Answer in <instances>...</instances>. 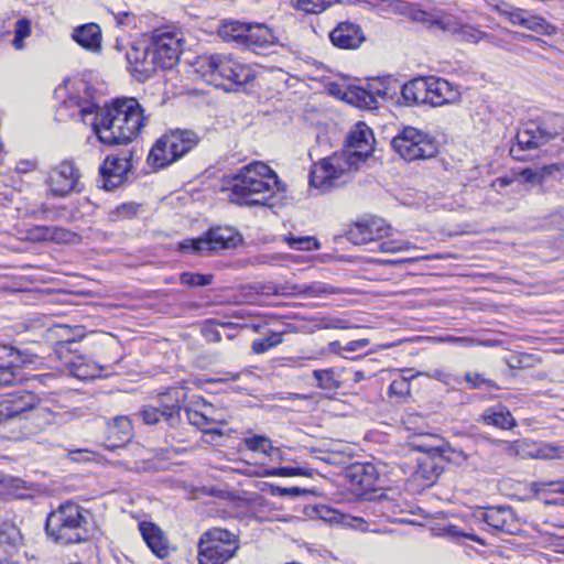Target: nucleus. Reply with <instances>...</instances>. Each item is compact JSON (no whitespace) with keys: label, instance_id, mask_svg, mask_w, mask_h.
Instances as JSON below:
<instances>
[{"label":"nucleus","instance_id":"obj_1","mask_svg":"<svg viewBox=\"0 0 564 564\" xmlns=\"http://www.w3.org/2000/svg\"><path fill=\"white\" fill-rule=\"evenodd\" d=\"M84 97L70 96L69 108L76 107L85 124L91 126L98 140L106 145L127 144L134 140L144 127L147 118L135 98H121L99 109L93 101V90L80 83Z\"/></svg>","mask_w":564,"mask_h":564},{"label":"nucleus","instance_id":"obj_2","mask_svg":"<svg viewBox=\"0 0 564 564\" xmlns=\"http://www.w3.org/2000/svg\"><path fill=\"white\" fill-rule=\"evenodd\" d=\"M229 200L240 206L273 207V199L285 192V185L265 163L253 162L227 177Z\"/></svg>","mask_w":564,"mask_h":564},{"label":"nucleus","instance_id":"obj_3","mask_svg":"<svg viewBox=\"0 0 564 564\" xmlns=\"http://www.w3.org/2000/svg\"><path fill=\"white\" fill-rule=\"evenodd\" d=\"M41 399L33 392L21 390L9 393L0 400V437L20 440L24 433L18 427L33 411L43 417L46 424L55 421V413L48 408H40Z\"/></svg>","mask_w":564,"mask_h":564},{"label":"nucleus","instance_id":"obj_4","mask_svg":"<svg viewBox=\"0 0 564 564\" xmlns=\"http://www.w3.org/2000/svg\"><path fill=\"white\" fill-rule=\"evenodd\" d=\"M87 517L86 509L66 501L47 516L45 532L52 541L62 545L80 543L87 539Z\"/></svg>","mask_w":564,"mask_h":564},{"label":"nucleus","instance_id":"obj_5","mask_svg":"<svg viewBox=\"0 0 564 564\" xmlns=\"http://www.w3.org/2000/svg\"><path fill=\"white\" fill-rule=\"evenodd\" d=\"M360 156L341 150L315 163L310 172V184L323 192L350 182L359 171Z\"/></svg>","mask_w":564,"mask_h":564},{"label":"nucleus","instance_id":"obj_6","mask_svg":"<svg viewBox=\"0 0 564 564\" xmlns=\"http://www.w3.org/2000/svg\"><path fill=\"white\" fill-rule=\"evenodd\" d=\"M408 14L413 21L425 24L430 29L451 33L457 41L478 43L481 40H487L496 44L492 36L473 25L463 24L455 15L444 12L442 9L411 6Z\"/></svg>","mask_w":564,"mask_h":564},{"label":"nucleus","instance_id":"obj_7","mask_svg":"<svg viewBox=\"0 0 564 564\" xmlns=\"http://www.w3.org/2000/svg\"><path fill=\"white\" fill-rule=\"evenodd\" d=\"M556 138L564 141V117L552 116L540 123L530 122L518 131L517 142L511 147L510 154L513 159L523 161V151L538 149Z\"/></svg>","mask_w":564,"mask_h":564},{"label":"nucleus","instance_id":"obj_8","mask_svg":"<svg viewBox=\"0 0 564 564\" xmlns=\"http://www.w3.org/2000/svg\"><path fill=\"white\" fill-rule=\"evenodd\" d=\"M393 151L404 161L429 160L437 152V143L430 133L421 129L403 127L391 140Z\"/></svg>","mask_w":564,"mask_h":564},{"label":"nucleus","instance_id":"obj_9","mask_svg":"<svg viewBox=\"0 0 564 564\" xmlns=\"http://www.w3.org/2000/svg\"><path fill=\"white\" fill-rule=\"evenodd\" d=\"M238 550V538L228 530L214 528L199 539V564H224Z\"/></svg>","mask_w":564,"mask_h":564},{"label":"nucleus","instance_id":"obj_10","mask_svg":"<svg viewBox=\"0 0 564 564\" xmlns=\"http://www.w3.org/2000/svg\"><path fill=\"white\" fill-rule=\"evenodd\" d=\"M76 343L75 338L65 339L57 343L55 347V356L64 366V369L78 380H91L101 376L102 367L96 361L90 360L87 356L77 354L73 349Z\"/></svg>","mask_w":564,"mask_h":564},{"label":"nucleus","instance_id":"obj_11","mask_svg":"<svg viewBox=\"0 0 564 564\" xmlns=\"http://www.w3.org/2000/svg\"><path fill=\"white\" fill-rule=\"evenodd\" d=\"M391 84L389 78H372L365 86H351L343 96L347 102L362 109H377L378 99L391 97Z\"/></svg>","mask_w":564,"mask_h":564},{"label":"nucleus","instance_id":"obj_12","mask_svg":"<svg viewBox=\"0 0 564 564\" xmlns=\"http://www.w3.org/2000/svg\"><path fill=\"white\" fill-rule=\"evenodd\" d=\"M150 46L156 69H170L177 64L182 52L181 37L177 33L155 30Z\"/></svg>","mask_w":564,"mask_h":564},{"label":"nucleus","instance_id":"obj_13","mask_svg":"<svg viewBox=\"0 0 564 564\" xmlns=\"http://www.w3.org/2000/svg\"><path fill=\"white\" fill-rule=\"evenodd\" d=\"M48 194L53 197H66L73 192H80V172L73 161L65 160L53 167L46 178Z\"/></svg>","mask_w":564,"mask_h":564},{"label":"nucleus","instance_id":"obj_14","mask_svg":"<svg viewBox=\"0 0 564 564\" xmlns=\"http://www.w3.org/2000/svg\"><path fill=\"white\" fill-rule=\"evenodd\" d=\"M207 66L210 74L218 75L237 86H242L254 78L253 69L231 55H212L207 58Z\"/></svg>","mask_w":564,"mask_h":564},{"label":"nucleus","instance_id":"obj_15","mask_svg":"<svg viewBox=\"0 0 564 564\" xmlns=\"http://www.w3.org/2000/svg\"><path fill=\"white\" fill-rule=\"evenodd\" d=\"M234 245V235L229 228H212L203 236L196 239H185L177 243V250L181 252H192L202 254L223 249H228Z\"/></svg>","mask_w":564,"mask_h":564},{"label":"nucleus","instance_id":"obj_16","mask_svg":"<svg viewBox=\"0 0 564 564\" xmlns=\"http://www.w3.org/2000/svg\"><path fill=\"white\" fill-rule=\"evenodd\" d=\"M476 518L494 531L507 534H516L521 531L520 520L509 506L485 508L476 514Z\"/></svg>","mask_w":564,"mask_h":564},{"label":"nucleus","instance_id":"obj_17","mask_svg":"<svg viewBox=\"0 0 564 564\" xmlns=\"http://www.w3.org/2000/svg\"><path fill=\"white\" fill-rule=\"evenodd\" d=\"M126 57L131 75L140 82L151 77L156 72L150 43H132L126 53Z\"/></svg>","mask_w":564,"mask_h":564},{"label":"nucleus","instance_id":"obj_18","mask_svg":"<svg viewBox=\"0 0 564 564\" xmlns=\"http://www.w3.org/2000/svg\"><path fill=\"white\" fill-rule=\"evenodd\" d=\"M390 230L391 227L383 219L371 218L352 225L347 232V238L354 245H367L388 237Z\"/></svg>","mask_w":564,"mask_h":564},{"label":"nucleus","instance_id":"obj_19","mask_svg":"<svg viewBox=\"0 0 564 564\" xmlns=\"http://www.w3.org/2000/svg\"><path fill=\"white\" fill-rule=\"evenodd\" d=\"M131 166L128 156H107L100 166L101 187L107 191L119 187L123 183L124 176L130 171Z\"/></svg>","mask_w":564,"mask_h":564},{"label":"nucleus","instance_id":"obj_20","mask_svg":"<svg viewBox=\"0 0 564 564\" xmlns=\"http://www.w3.org/2000/svg\"><path fill=\"white\" fill-rule=\"evenodd\" d=\"M373 143L372 130L366 123L358 122L349 131L344 150L360 156V162L365 163L373 151Z\"/></svg>","mask_w":564,"mask_h":564},{"label":"nucleus","instance_id":"obj_21","mask_svg":"<svg viewBox=\"0 0 564 564\" xmlns=\"http://www.w3.org/2000/svg\"><path fill=\"white\" fill-rule=\"evenodd\" d=\"M186 399V392L182 388H171L159 394L158 404L162 410V417L172 427L181 422L182 403Z\"/></svg>","mask_w":564,"mask_h":564},{"label":"nucleus","instance_id":"obj_22","mask_svg":"<svg viewBox=\"0 0 564 564\" xmlns=\"http://www.w3.org/2000/svg\"><path fill=\"white\" fill-rule=\"evenodd\" d=\"M330 42L341 50H356L365 41L361 28L352 22L346 21L337 24L329 33Z\"/></svg>","mask_w":564,"mask_h":564},{"label":"nucleus","instance_id":"obj_23","mask_svg":"<svg viewBox=\"0 0 564 564\" xmlns=\"http://www.w3.org/2000/svg\"><path fill=\"white\" fill-rule=\"evenodd\" d=\"M426 105L437 107L454 102L459 97V91L446 79L426 77Z\"/></svg>","mask_w":564,"mask_h":564},{"label":"nucleus","instance_id":"obj_24","mask_svg":"<svg viewBox=\"0 0 564 564\" xmlns=\"http://www.w3.org/2000/svg\"><path fill=\"white\" fill-rule=\"evenodd\" d=\"M278 43V36L269 26L259 23H248V31L246 32L241 46L254 51L257 48L272 46Z\"/></svg>","mask_w":564,"mask_h":564},{"label":"nucleus","instance_id":"obj_25","mask_svg":"<svg viewBox=\"0 0 564 564\" xmlns=\"http://www.w3.org/2000/svg\"><path fill=\"white\" fill-rule=\"evenodd\" d=\"M72 37L78 45L91 53L101 51L102 34L100 26L96 23L75 28Z\"/></svg>","mask_w":564,"mask_h":564},{"label":"nucleus","instance_id":"obj_26","mask_svg":"<svg viewBox=\"0 0 564 564\" xmlns=\"http://www.w3.org/2000/svg\"><path fill=\"white\" fill-rule=\"evenodd\" d=\"M188 423L204 433L223 434V427L227 424L224 416H208L207 412L186 408L184 410Z\"/></svg>","mask_w":564,"mask_h":564},{"label":"nucleus","instance_id":"obj_27","mask_svg":"<svg viewBox=\"0 0 564 564\" xmlns=\"http://www.w3.org/2000/svg\"><path fill=\"white\" fill-rule=\"evenodd\" d=\"M165 137L166 142L164 144H167L170 149L175 152L177 160L183 158L199 143V137L193 130L176 129L166 133Z\"/></svg>","mask_w":564,"mask_h":564},{"label":"nucleus","instance_id":"obj_28","mask_svg":"<svg viewBox=\"0 0 564 564\" xmlns=\"http://www.w3.org/2000/svg\"><path fill=\"white\" fill-rule=\"evenodd\" d=\"M139 530L143 540L150 550L160 558H164L169 554L167 541L162 530L151 522H142Z\"/></svg>","mask_w":564,"mask_h":564},{"label":"nucleus","instance_id":"obj_29","mask_svg":"<svg viewBox=\"0 0 564 564\" xmlns=\"http://www.w3.org/2000/svg\"><path fill=\"white\" fill-rule=\"evenodd\" d=\"M431 438H432L431 435H427V434L421 435V436H419L417 440H413L410 443V445L419 452H424V453H429V454H435V453L442 452L446 455V458L448 459V462L457 464V465H462L465 462H467L468 455L463 449L452 448V447H448L447 449H441V447L435 446L429 442Z\"/></svg>","mask_w":564,"mask_h":564},{"label":"nucleus","instance_id":"obj_30","mask_svg":"<svg viewBox=\"0 0 564 564\" xmlns=\"http://www.w3.org/2000/svg\"><path fill=\"white\" fill-rule=\"evenodd\" d=\"M378 473L372 464H355L347 470V478L360 490L375 489Z\"/></svg>","mask_w":564,"mask_h":564},{"label":"nucleus","instance_id":"obj_31","mask_svg":"<svg viewBox=\"0 0 564 564\" xmlns=\"http://www.w3.org/2000/svg\"><path fill=\"white\" fill-rule=\"evenodd\" d=\"M481 421L486 425L495 426L500 430H511L517 426V421L511 412L502 404L487 408L481 414Z\"/></svg>","mask_w":564,"mask_h":564},{"label":"nucleus","instance_id":"obj_32","mask_svg":"<svg viewBox=\"0 0 564 564\" xmlns=\"http://www.w3.org/2000/svg\"><path fill=\"white\" fill-rule=\"evenodd\" d=\"M165 142L166 137L164 134L152 147L148 156L151 166L163 169L177 161L175 152L167 144H164Z\"/></svg>","mask_w":564,"mask_h":564},{"label":"nucleus","instance_id":"obj_33","mask_svg":"<svg viewBox=\"0 0 564 564\" xmlns=\"http://www.w3.org/2000/svg\"><path fill=\"white\" fill-rule=\"evenodd\" d=\"M13 358L7 365H0V388L9 387L18 381L14 362L19 359V351L7 345H0V359Z\"/></svg>","mask_w":564,"mask_h":564},{"label":"nucleus","instance_id":"obj_34","mask_svg":"<svg viewBox=\"0 0 564 564\" xmlns=\"http://www.w3.org/2000/svg\"><path fill=\"white\" fill-rule=\"evenodd\" d=\"M426 77H417L402 86L401 95L406 105H426Z\"/></svg>","mask_w":564,"mask_h":564},{"label":"nucleus","instance_id":"obj_35","mask_svg":"<svg viewBox=\"0 0 564 564\" xmlns=\"http://www.w3.org/2000/svg\"><path fill=\"white\" fill-rule=\"evenodd\" d=\"M132 437V425L128 417L118 416L109 425V440L111 447H120Z\"/></svg>","mask_w":564,"mask_h":564},{"label":"nucleus","instance_id":"obj_36","mask_svg":"<svg viewBox=\"0 0 564 564\" xmlns=\"http://www.w3.org/2000/svg\"><path fill=\"white\" fill-rule=\"evenodd\" d=\"M564 164L553 163L536 169H523L520 171L519 176L529 184L542 185L546 178L553 175L555 172H562Z\"/></svg>","mask_w":564,"mask_h":564},{"label":"nucleus","instance_id":"obj_37","mask_svg":"<svg viewBox=\"0 0 564 564\" xmlns=\"http://www.w3.org/2000/svg\"><path fill=\"white\" fill-rule=\"evenodd\" d=\"M247 31L248 23L225 20L218 28V35L226 42H235L241 46Z\"/></svg>","mask_w":564,"mask_h":564},{"label":"nucleus","instance_id":"obj_38","mask_svg":"<svg viewBox=\"0 0 564 564\" xmlns=\"http://www.w3.org/2000/svg\"><path fill=\"white\" fill-rule=\"evenodd\" d=\"M522 28L545 36H552L557 33V28L554 24L540 15L530 14L529 12L524 18Z\"/></svg>","mask_w":564,"mask_h":564},{"label":"nucleus","instance_id":"obj_39","mask_svg":"<svg viewBox=\"0 0 564 564\" xmlns=\"http://www.w3.org/2000/svg\"><path fill=\"white\" fill-rule=\"evenodd\" d=\"M243 442L246 447L252 452L261 453L267 456H273L274 453H279V448L274 447L272 441L264 435L246 437Z\"/></svg>","mask_w":564,"mask_h":564},{"label":"nucleus","instance_id":"obj_40","mask_svg":"<svg viewBox=\"0 0 564 564\" xmlns=\"http://www.w3.org/2000/svg\"><path fill=\"white\" fill-rule=\"evenodd\" d=\"M402 373L403 375L400 378L393 380L390 383V387H389L390 395H395V397H400V398L409 397L410 392H411L410 380L420 375V373H416V375L411 373L410 369H403Z\"/></svg>","mask_w":564,"mask_h":564},{"label":"nucleus","instance_id":"obj_41","mask_svg":"<svg viewBox=\"0 0 564 564\" xmlns=\"http://www.w3.org/2000/svg\"><path fill=\"white\" fill-rule=\"evenodd\" d=\"M294 8L308 14H318L340 0H293Z\"/></svg>","mask_w":564,"mask_h":564},{"label":"nucleus","instance_id":"obj_42","mask_svg":"<svg viewBox=\"0 0 564 564\" xmlns=\"http://www.w3.org/2000/svg\"><path fill=\"white\" fill-rule=\"evenodd\" d=\"M20 530L11 523H3L0 527V545L7 549H14L21 542Z\"/></svg>","mask_w":564,"mask_h":564},{"label":"nucleus","instance_id":"obj_43","mask_svg":"<svg viewBox=\"0 0 564 564\" xmlns=\"http://www.w3.org/2000/svg\"><path fill=\"white\" fill-rule=\"evenodd\" d=\"M302 295L307 297H325L338 293L337 289L324 282H312L303 284L301 288Z\"/></svg>","mask_w":564,"mask_h":564},{"label":"nucleus","instance_id":"obj_44","mask_svg":"<svg viewBox=\"0 0 564 564\" xmlns=\"http://www.w3.org/2000/svg\"><path fill=\"white\" fill-rule=\"evenodd\" d=\"M284 240L291 248L296 249V250L312 251V250L319 249V242L315 237H311V236L295 237L290 234L284 237Z\"/></svg>","mask_w":564,"mask_h":564},{"label":"nucleus","instance_id":"obj_45","mask_svg":"<svg viewBox=\"0 0 564 564\" xmlns=\"http://www.w3.org/2000/svg\"><path fill=\"white\" fill-rule=\"evenodd\" d=\"M442 474V468L435 464L433 460H426L420 463L419 469L415 471V476L419 478H423L426 482L425 485H432Z\"/></svg>","mask_w":564,"mask_h":564},{"label":"nucleus","instance_id":"obj_46","mask_svg":"<svg viewBox=\"0 0 564 564\" xmlns=\"http://www.w3.org/2000/svg\"><path fill=\"white\" fill-rule=\"evenodd\" d=\"M313 377L316 380V386L324 390H334L339 387V382L335 378L333 369L314 370Z\"/></svg>","mask_w":564,"mask_h":564},{"label":"nucleus","instance_id":"obj_47","mask_svg":"<svg viewBox=\"0 0 564 564\" xmlns=\"http://www.w3.org/2000/svg\"><path fill=\"white\" fill-rule=\"evenodd\" d=\"M496 11L500 15L507 18L510 21V23H512L513 25H520V26H522L524 18L528 13V11H525L521 8H516V7H511V6H503V7L497 6Z\"/></svg>","mask_w":564,"mask_h":564},{"label":"nucleus","instance_id":"obj_48","mask_svg":"<svg viewBox=\"0 0 564 564\" xmlns=\"http://www.w3.org/2000/svg\"><path fill=\"white\" fill-rule=\"evenodd\" d=\"M378 249L383 253H397L409 251L411 249H416V246H414L408 240L395 239L381 241L378 245Z\"/></svg>","mask_w":564,"mask_h":564},{"label":"nucleus","instance_id":"obj_49","mask_svg":"<svg viewBox=\"0 0 564 564\" xmlns=\"http://www.w3.org/2000/svg\"><path fill=\"white\" fill-rule=\"evenodd\" d=\"M445 341L462 345L464 347H473V346L497 347L500 345V341L496 340V339L479 340V339H476L473 337H455V336L446 337Z\"/></svg>","mask_w":564,"mask_h":564},{"label":"nucleus","instance_id":"obj_50","mask_svg":"<svg viewBox=\"0 0 564 564\" xmlns=\"http://www.w3.org/2000/svg\"><path fill=\"white\" fill-rule=\"evenodd\" d=\"M78 236L63 227L50 226V241L56 243H73L78 240Z\"/></svg>","mask_w":564,"mask_h":564},{"label":"nucleus","instance_id":"obj_51","mask_svg":"<svg viewBox=\"0 0 564 564\" xmlns=\"http://www.w3.org/2000/svg\"><path fill=\"white\" fill-rule=\"evenodd\" d=\"M563 453V447H558L552 444H543L539 446L535 452L531 454V456L539 459H554L564 457Z\"/></svg>","mask_w":564,"mask_h":564},{"label":"nucleus","instance_id":"obj_52","mask_svg":"<svg viewBox=\"0 0 564 564\" xmlns=\"http://www.w3.org/2000/svg\"><path fill=\"white\" fill-rule=\"evenodd\" d=\"M183 284L187 286H206L212 283L213 275L199 274L193 272H183L180 276Z\"/></svg>","mask_w":564,"mask_h":564},{"label":"nucleus","instance_id":"obj_53","mask_svg":"<svg viewBox=\"0 0 564 564\" xmlns=\"http://www.w3.org/2000/svg\"><path fill=\"white\" fill-rule=\"evenodd\" d=\"M25 239L32 242L50 241V226H32L25 230Z\"/></svg>","mask_w":564,"mask_h":564},{"label":"nucleus","instance_id":"obj_54","mask_svg":"<svg viewBox=\"0 0 564 564\" xmlns=\"http://www.w3.org/2000/svg\"><path fill=\"white\" fill-rule=\"evenodd\" d=\"M262 475L263 476H276V477H292V476H304L305 471L302 468L275 467V468L264 469Z\"/></svg>","mask_w":564,"mask_h":564},{"label":"nucleus","instance_id":"obj_55","mask_svg":"<svg viewBox=\"0 0 564 564\" xmlns=\"http://www.w3.org/2000/svg\"><path fill=\"white\" fill-rule=\"evenodd\" d=\"M465 380L469 384V388L478 389L482 386L495 387V382L490 379H486L478 372L468 371L465 373Z\"/></svg>","mask_w":564,"mask_h":564},{"label":"nucleus","instance_id":"obj_56","mask_svg":"<svg viewBox=\"0 0 564 564\" xmlns=\"http://www.w3.org/2000/svg\"><path fill=\"white\" fill-rule=\"evenodd\" d=\"M140 416L147 424H155L162 417V410L160 406L145 405L140 411Z\"/></svg>","mask_w":564,"mask_h":564},{"label":"nucleus","instance_id":"obj_57","mask_svg":"<svg viewBox=\"0 0 564 564\" xmlns=\"http://www.w3.org/2000/svg\"><path fill=\"white\" fill-rule=\"evenodd\" d=\"M492 444L498 445L502 448V451L509 456H518L520 454V449L522 447V443L520 441L509 442L501 440L491 441Z\"/></svg>","mask_w":564,"mask_h":564},{"label":"nucleus","instance_id":"obj_58","mask_svg":"<svg viewBox=\"0 0 564 564\" xmlns=\"http://www.w3.org/2000/svg\"><path fill=\"white\" fill-rule=\"evenodd\" d=\"M303 286V284H292V283H284V284H279V288H274L273 289V294L274 295H284V296H288V295H302V290L301 288Z\"/></svg>","mask_w":564,"mask_h":564},{"label":"nucleus","instance_id":"obj_59","mask_svg":"<svg viewBox=\"0 0 564 564\" xmlns=\"http://www.w3.org/2000/svg\"><path fill=\"white\" fill-rule=\"evenodd\" d=\"M304 492H305V490L301 489L299 487L284 488V487H279V486H270V494L275 497H283V496L296 497Z\"/></svg>","mask_w":564,"mask_h":564},{"label":"nucleus","instance_id":"obj_60","mask_svg":"<svg viewBox=\"0 0 564 564\" xmlns=\"http://www.w3.org/2000/svg\"><path fill=\"white\" fill-rule=\"evenodd\" d=\"M31 33L30 21L26 19H20L14 25V35L18 37L26 39Z\"/></svg>","mask_w":564,"mask_h":564},{"label":"nucleus","instance_id":"obj_61","mask_svg":"<svg viewBox=\"0 0 564 564\" xmlns=\"http://www.w3.org/2000/svg\"><path fill=\"white\" fill-rule=\"evenodd\" d=\"M350 326L346 321L334 317L333 319H324L318 325V328H334V329H347Z\"/></svg>","mask_w":564,"mask_h":564},{"label":"nucleus","instance_id":"obj_62","mask_svg":"<svg viewBox=\"0 0 564 564\" xmlns=\"http://www.w3.org/2000/svg\"><path fill=\"white\" fill-rule=\"evenodd\" d=\"M534 485L540 490H544L546 487H550V490L553 492L564 494V479L551 482H536Z\"/></svg>","mask_w":564,"mask_h":564},{"label":"nucleus","instance_id":"obj_63","mask_svg":"<svg viewBox=\"0 0 564 564\" xmlns=\"http://www.w3.org/2000/svg\"><path fill=\"white\" fill-rule=\"evenodd\" d=\"M270 348H272V346L270 341L267 339V337L257 338L252 343V351L256 354H263L268 351Z\"/></svg>","mask_w":564,"mask_h":564},{"label":"nucleus","instance_id":"obj_64","mask_svg":"<svg viewBox=\"0 0 564 564\" xmlns=\"http://www.w3.org/2000/svg\"><path fill=\"white\" fill-rule=\"evenodd\" d=\"M369 345V339L362 338L357 340H351L346 344L344 347V350L346 351H357L360 350Z\"/></svg>","mask_w":564,"mask_h":564}]
</instances>
